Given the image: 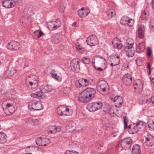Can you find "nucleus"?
I'll return each instance as SVG.
<instances>
[{
	"mask_svg": "<svg viewBox=\"0 0 154 154\" xmlns=\"http://www.w3.org/2000/svg\"><path fill=\"white\" fill-rule=\"evenodd\" d=\"M111 109V107H109L108 108H104L103 109V112L104 114L106 113H109L110 115H111L112 114H114V111H112V112H110V110Z\"/></svg>",
	"mask_w": 154,
	"mask_h": 154,
	"instance_id": "ea45409f",
	"label": "nucleus"
},
{
	"mask_svg": "<svg viewBox=\"0 0 154 154\" xmlns=\"http://www.w3.org/2000/svg\"><path fill=\"white\" fill-rule=\"evenodd\" d=\"M126 42L127 44V45L125 47V48H127V47H130V48H133V45L134 44V42L132 39L130 38H128Z\"/></svg>",
	"mask_w": 154,
	"mask_h": 154,
	"instance_id": "473e14b6",
	"label": "nucleus"
},
{
	"mask_svg": "<svg viewBox=\"0 0 154 154\" xmlns=\"http://www.w3.org/2000/svg\"><path fill=\"white\" fill-rule=\"evenodd\" d=\"M134 20L132 19H130L127 17H123L120 20V23L123 25L127 24L128 26H132L134 23Z\"/></svg>",
	"mask_w": 154,
	"mask_h": 154,
	"instance_id": "6e6552de",
	"label": "nucleus"
},
{
	"mask_svg": "<svg viewBox=\"0 0 154 154\" xmlns=\"http://www.w3.org/2000/svg\"><path fill=\"white\" fill-rule=\"evenodd\" d=\"M30 96L32 97L38 99H43L46 96L45 94L40 91L31 93Z\"/></svg>",
	"mask_w": 154,
	"mask_h": 154,
	"instance_id": "412c9836",
	"label": "nucleus"
},
{
	"mask_svg": "<svg viewBox=\"0 0 154 154\" xmlns=\"http://www.w3.org/2000/svg\"><path fill=\"white\" fill-rule=\"evenodd\" d=\"M146 68L147 69V73L149 75L151 72V66L149 63H147V65L146 66Z\"/></svg>",
	"mask_w": 154,
	"mask_h": 154,
	"instance_id": "603ef678",
	"label": "nucleus"
},
{
	"mask_svg": "<svg viewBox=\"0 0 154 154\" xmlns=\"http://www.w3.org/2000/svg\"><path fill=\"white\" fill-rule=\"evenodd\" d=\"M148 126L150 130L154 131V121H152L151 122L149 123Z\"/></svg>",
	"mask_w": 154,
	"mask_h": 154,
	"instance_id": "37998d69",
	"label": "nucleus"
},
{
	"mask_svg": "<svg viewBox=\"0 0 154 154\" xmlns=\"http://www.w3.org/2000/svg\"><path fill=\"white\" fill-rule=\"evenodd\" d=\"M54 23L53 22H49L47 24V26L48 29L51 30H52L54 29H56Z\"/></svg>",
	"mask_w": 154,
	"mask_h": 154,
	"instance_id": "4c0bfd02",
	"label": "nucleus"
},
{
	"mask_svg": "<svg viewBox=\"0 0 154 154\" xmlns=\"http://www.w3.org/2000/svg\"><path fill=\"white\" fill-rule=\"evenodd\" d=\"M28 65V63L27 62H23L21 64V66L23 67V68H24L26 67Z\"/></svg>",
	"mask_w": 154,
	"mask_h": 154,
	"instance_id": "5fc2aeb1",
	"label": "nucleus"
},
{
	"mask_svg": "<svg viewBox=\"0 0 154 154\" xmlns=\"http://www.w3.org/2000/svg\"><path fill=\"white\" fill-rule=\"evenodd\" d=\"M2 3L4 7L8 8H12L15 5V1L11 0H4Z\"/></svg>",
	"mask_w": 154,
	"mask_h": 154,
	"instance_id": "6ab92c4d",
	"label": "nucleus"
},
{
	"mask_svg": "<svg viewBox=\"0 0 154 154\" xmlns=\"http://www.w3.org/2000/svg\"><path fill=\"white\" fill-rule=\"evenodd\" d=\"M152 6L153 8L154 9V0H153L152 2Z\"/></svg>",
	"mask_w": 154,
	"mask_h": 154,
	"instance_id": "774afa93",
	"label": "nucleus"
},
{
	"mask_svg": "<svg viewBox=\"0 0 154 154\" xmlns=\"http://www.w3.org/2000/svg\"><path fill=\"white\" fill-rule=\"evenodd\" d=\"M82 62L85 64H88L89 63V59L87 57H83L82 59Z\"/></svg>",
	"mask_w": 154,
	"mask_h": 154,
	"instance_id": "c03bdc74",
	"label": "nucleus"
},
{
	"mask_svg": "<svg viewBox=\"0 0 154 154\" xmlns=\"http://www.w3.org/2000/svg\"><path fill=\"white\" fill-rule=\"evenodd\" d=\"M125 49L126 54L128 57H131L134 55L135 51L133 48L127 47V48H125Z\"/></svg>",
	"mask_w": 154,
	"mask_h": 154,
	"instance_id": "bb28decb",
	"label": "nucleus"
},
{
	"mask_svg": "<svg viewBox=\"0 0 154 154\" xmlns=\"http://www.w3.org/2000/svg\"><path fill=\"white\" fill-rule=\"evenodd\" d=\"M123 99L122 97H119V99L115 102V106L118 107H120L122 106Z\"/></svg>",
	"mask_w": 154,
	"mask_h": 154,
	"instance_id": "f704fd0d",
	"label": "nucleus"
},
{
	"mask_svg": "<svg viewBox=\"0 0 154 154\" xmlns=\"http://www.w3.org/2000/svg\"><path fill=\"white\" fill-rule=\"evenodd\" d=\"M148 100L147 99H146L145 100H143V103H145L147 102V101Z\"/></svg>",
	"mask_w": 154,
	"mask_h": 154,
	"instance_id": "338daca9",
	"label": "nucleus"
},
{
	"mask_svg": "<svg viewBox=\"0 0 154 154\" xmlns=\"http://www.w3.org/2000/svg\"><path fill=\"white\" fill-rule=\"evenodd\" d=\"M151 49L150 48L148 47L147 49V54L149 57H150L151 55Z\"/></svg>",
	"mask_w": 154,
	"mask_h": 154,
	"instance_id": "864d4df0",
	"label": "nucleus"
},
{
	"mask_svg": "<svg viewBox=\"0 0 154 154\" xmlns=\"http://www.w3.org/2000/svg\"><path fill=\"white\" fill-rule=\"evenodd\" d=\"M97 57V56H95L94 57L92 61V63L93 65L94 66V64L96 63V60H95L96 58Z\"/></svg>",
	"mask_w": 154,
	"mask_h": 154,
	"instance_id": "052dcab7",
	"label": "nucleus"
},
{
	"mask_svg": "<svg viewBox=\"0 0 154 154\" xmlns=\"http://www.w3.org/2000/svg\"><path fill=\"white\" fill-rule=\"evenodd\" d=\"M16 72V70L13 67L9 68L3 73V76L4 78L12 77Z\"/></svg>",
	"mask_w": 154,
	"mask_h": 154,
	"instance_id": "ddd939ff",
	"label": "nucleus"
},
{
	"mask_svg": "<svg viewBox=\"0 0 154 154\" xmlns=\"http://www.w3.org/2000/svg\"><path fill=\"white\" fill-rule=\"evenodd\" d=\"M6 135L3 133H0V143H3L6 141Z\"/></svg>",
	"mask_w": 154,
	"mask_h": 154,
	"instance_id": "72a5a7b5",
	"label": "nucleus"
},
{
	"mask_svg": "<svg viewBox=\"0 0 154 154\" xmlns=\"http://www.w3.org/2000/svg\"><path fill=\"white\" fill-rule=\"evenodd\" d=\"M134 85H137L138 88H140L141 87L142 83L141 81L139 79H137L134 82Z\"/></svg>",
	"mask_w": 154,
	"mask_h": 154,
	"instance_id": "a19ab883",
	"label": "nucleus"
},
{
	"mask_svg": "<svg viewBox=\"0 0 154 154\" xmlns=\"http://www.w3.org/2000/svg\"><path fill=\"white\" fill-rule=\"evenodd\" d=\"M70 91V89L69 87H65L61 89V92L63 94H69Z\"/></svg>",
	"mask_w": 154,
	"mask_h": 154,
	"instance_id": "e433bc0d",
	"label": "nucleus"
},
{
	"mask_svg": "<svg viewBox=\"0 0 154 154\" xmlns=\"http://www.w3.org/2000/svg\"><path fill=\"white\" fill-rule=\"evenodd\" d=\"M38 33L39 30H37L35 31L34 32V34L35 35V36H37L38 37Z\"/></svg>",
	"mask_w": 154,
	"mask_h": 154,
	"instance_id": "4d7b16f0",
	"label": "nucleus"
},
{
	"mask_svg": "<svg viewBox=\"0 0 154 154\" xmlns=\"http://www.w3.org/2000/svg\"><path fill=\"white\" fill-rule=\"evenodd\" d=\"M70 67L72 70L75 72H78L80 69L79 61L77 59H73L70 63Z\"/></svg>",
	"mask_w": 154,
	"mask_h": 154,
	"instance_id": "0eeeda50",
	"label": "nucleus"
},
{
	"mask_svg": "<svg viewBox=\"0 0 154 154\" xmlns=\"http://www.w3.org/2000/svg\"><path fill=\"white\" fill-rule=\"evenodd\" d=\"M52 42L54 43H57L60 42V40L57 37H54L52 39Z\"/></svg>",
	"mask_w": 154,
	"mask_h": 154,
	"instance_id": "de8ad7c7",
	"label": "nucleus"
},
{
	"mask_svg": "<svg viewBox=\"0 0 154 154\" xmlns=\"http://www.w3.org/2000/svg\"><path fill=\"white\" fill-rule=\"evenodd\" d=\"M50 74L52 77L57 81H60L61 80L62 77L61 75H58L54 70H52Z\"/></svg>",
	"mask_w": 154,
	"mask_h": 154,
	"instance_id": "a878e982",
	"label": "nucleus"
},
{
	"mask_svg": "<svg viewBox=\"0 0 154 154\" xmlns=\"http://www.w3.org/2000/svg\"><path fill=\"white\" fill-rule=\"evenodd\" d=\"M36 120V119L33 118H31L29 119V121L30 122H34Z\"/></svg>",
	"mask_w": 154,
	"mask_h": 154,
	"instance_id": "680f3d73",
	"label": "nucleus"
},
{
	"mask_svg": "<svg viewBox=\"0 0 154 154\" xmlns=\"http://www.w3.org/2000/svg\"><path fill=\"white\" fill-rule=\"evenodd\" d=\"M152 81L153 85H154V73L152 75Z\"/></svg>",
	"mask_w": 154,
	"mask_h": 154,
	"instance_id": "69168bd1",
	"label": "nucleus"
},
{
	"mask_svg": "<svg viewBox=\"0 0 154 154\" xmlns=\"http://www.w3.org/2000/svg\"><path fill=\"white\" fill-rule=\"evenodd\" d=\"M29 109L31 110H39L42 109V105L39 101L33 100L29 102Z\"/></svg>",
	"mask_w": 154,
	"mask_h": 154,
	"instance_id": "f03ea898",
	"label": "nucleus"
},
{
	"mask_svg": "<svg viewBox=\"0 0 154 154\" xmlns=\"http://www.w3.org/2000/svg\"><path fill=\"white\" fill-rule=\"evenodd\" d=\"M140 18L142 20H146L148 19V16L146 12L143 11L141 13Z\"/></svg>",
	"mask_w": 154,
	"mask_h": 154,
	"instance_id": "58836bf2",
	"label": "nucleus"
},
{
	"mask_svg": "<svg viewBox=\"0 0 154 154\" xmlns=\"http://www.w3.org/2000/svg\"><path fill=\"white\" fill-rule=\"evenodd\" d=\"M2 106L5 113L7 115L13 113L15 110L14 106L10 103H7L6 105L3 104Z\"/></svg>",
	"mask_w": 154,
	"mask_h": 154,
	"instance_id": "20e7f679",
	"label": "nucleus"
},
{
	"mask_svg": "<svg viewBox=\"0 0 154 154\" xmlns=\"http://www.w3.org/2000/svg\"><path fill=\"white\" fill-rule=\"evenodd\" d=\"M119 97H121L120 96H117L115 97L114 99V102L115 103L119 99Z\"/></svg>",
	"mask_w": 154,
	"mask_h": 154,
	"instance_id": "6e6d98bb",
	"label": "nucleus"
},
{
	"mask_svg": "<svg viewBox=\"0 0 154 154\" xmlns=\"http://www.w3.org/2000/svg\"><path fill=\"white\" fill-rule=\"evenodd\" d=\"M145 142L146 145L148 146H152L154 143L153 139L149 137L145 138Z\"/></svg>",
	"mask_w": 154,
	"mask_h": 154,
	"instance_id": "2f4dec72",
	"label": "nucleus"
},
{
	"mask_svg": "<svg viewBox=\"0 0 154 154\" xmlns=\"http://www.w3.org/2000/svg\"><path fill=\"white\" fill-rule=\"evenodd\" d=\"M37 145L40 146H46L49 144L51 141L50 140L47 138H37L35 140Z\"/></svg>",
	"mask_w": 154,
	"mask_h": 154,
	"instance_id": "1a4fd4ad",
	"label": "nucleus"
},
{
	"mask_svg": "<svg viewBox=\"0 0 154 154\" xmlns=\"http://www.w3.org/2000/svg\"><path fill=\"white\" fill-rule=\"evenodd\" d=\"M40 88L45 93L51 92L52 90V87L50 85H42L41 86Z\"/></svg>",
	"mask_w": 154,
	"mask_h": 154,
	"instance_id": "cd10ccee",
	"label": "nucleus"
},
{
	"mask_svg": "<svg viewBox=\"0 0 154 154\" xmlns=\"http://www.w3.org/2000/svg\"><path fill=\"white\" fill-rule=\"evenodd\" d=\"M136 125L139 131H141L145 128L146 124L144 122L140 121L137 123Z\"/></svg>",
	"mask_w": 154,
	"mask_h": 154,
	"instance_id": "c756f323",
	"label": "nucleus"
},
{
	"mask_svg": "<svg viewBox=\"0 0 154 154\" xmlns=\"http://www.w3.org/2000/svg\"><path fill=\"white\" fill-rule=\"evenodd\" d=\"M151 100L152 103L153 104H154V95L151 98Z\"/></svg>",
	"mask_w": 154,
	"mask_h": 154,
	"instance_id": "e2e57ef3",
	"label": "nucleus"
},
{
	"mask_svg": "<svg viewBox=\"0 0 154 154\" xmlns=\"http://www.w3.org/2000/svg\"><path fill=\"white\" fill-rule=\"evenodd\" d=\"M107 14L108 17L109 18H111L116 15L115 12L113 10H109L107 12Z\"/></svg>",
	"mask_w": 154,
	"mask_h": 154,
	"instance_id": "c9c22d12",
	"label": "nucleus"
},
{
	"mask_svg": "<svg viewBox=\"0 0 154 154\" xmlns=\"http://www.w3.org/2000/svg\"><path fill=\"white\" fill-rule=\"evenodd\" d=\"M86 42L88 45L91 46H94L98 43V39L94 35H91L87 38Z\"/></svg>",
	"mask_w": 154,
	"mask_h": 154,
	"instance_id": "9d476101",
	"label": "nucleus"
},
{
	"mask_svg": "<svg viewBox=\"0 0 154 154\" xmlns=\"http://www.w3.org/2000/svg\"><path fill=\"white\" fill-rule=\"evenodd\" d=\"M87 80L86 79H80L77 80L75 82L76 86L79 88L85 87L87 85Z\"/></svg>",
	"mask_w": 154,
	"mask_h": 154,
	"instance_id": "4be33fe9",
	"label": "nucleus"
},
{
	"mask_svg": "<svg viewBox=\"0 0 154 154\" xmlns=\"http://www.w3.org/2000/svg\"><path fill=\"white\" fill-rule=\"evenodd\" d=\"M20 44L16 41H12L7 45V48L11 50H17L19 48Z\"/></svg>",
	"mask_w": 154,
	"mask_h": 154,
	"instance_id": "f8f14e48",
	"label": "nucleus"
},
{
	"mask_svg": "<svg viewBox=\"0 0 154 154\" xmlns=\"http://www.w3.org/2000/svg\"><path fill=\"white\" fill-rule=\"evenodd\" d=\"M104 69V68H102L101 67H98L97 69V70L98 71H102Z\"/></svg>",
	"mask_w": 154,
	"mask_h": 154,
	"instance_id": "0e129e2a",
	"label": "nucleus"
},
{
	"mask_svg": "<svg viewBox=\"0 0 154 154\" xmlns=\"http://www.w3.org/2000/svg\"><path fill=\"white\" fill-rule=\"evenodd\" d=\"M150 26V28L152 30H154V19H152L151 20Z\"/></svg>",
	"mask_w": 154,
	"mask_h": 154,
	"instance_id": "09e8293b",
	"label": "nucleus"
},
{
	"mask_svg": "<svg viewBox=\"0 0 154 154\" xmlns=\"http://www.w3.org/2000/svg\"><path fill=\"white\" fill-rule=\"evenodd\" d=\"M123 119L124 120V128L125 129L127 128H128V122L127 121V119L125 116L123 117Z\"/></svg>",
	"mask_w": 154,
	"mask_h": 154,
	"instance_id": "3c124183",
	"label": "nucleus"
},
{
	"mask_svg": "<svg viewBox=\"0 0 154 154\" xmlns=\"http://www.w3.org/2000/svg\"><path fill=\"white\" fill-rule=\"evenodd\" d=\"M69 109L66 106H61L57 108V112L58 115L60 116H69L70 113L69 112Z\"/></svg>",
	"mask_w": 154,
	"mask_h": 154,
	"instance_id": "39448f33",
	"label": "nucleus"
},
{
	"mask_svg": "<svg viewBox=\"0 0 154 154\" xmlns=\"http://www.w3.org/2000/svg\"><path fill=\"white\" fill-rule=\"evenodd\" d=\"M112 43L114 47L115 48L118 50H120L122 49V45L121 41L118 38H114L113 40Z\"/></svg>",
	"mask_w": 154,
	"mask_h": 154,
	"instance_id": "a211bd4d",
	"label": "nucleus"
},
{
	"mask_svg": "<svg viewBox=\"0 0 154 154\" xmlns=\"http://www.w3.org/2000/svg\"><path fill=\"white\" fill-rule=\"evenodd\" d=\"M76 48L78 50L80 51V52H82V51L83 50V48H80L79 45H77Z\"/></svg>",
	"mask_w": 154,
	"mask_h": 154,
	"instance_id": "bf43d9fd",
	"label": "nucleus"
},
{
	"mask_svg": "<svg viewBox=\"0 0 154 154\" xmlns=\"http://www.w3.org/2000/svg\"><path fill=\"white\" fill-rule=\"evenodd\" d=\"M95 60L96 63L97 64L104 68V69H105L106 68L107 64L106 60L105 58L99 56H97Z\"/></svg>",
	"mask_w": 154,
	"mask_h": 154,
	"instance_id": "9b49d317",
	"label": "nucleus"
},
{
	"mask_svg": "<svg viewBox=\"0 0 154 154\" xmlns=\"http://www.w3.org/2000/svg\"><path fill=\"white\" fill-rule=\"evenodd\" d=\"M131 140L128 138L124 139L121 142V145L123 149L126 150L129 149L131 146Z\"/></svg>",
	"mask_w": 154,
	"mask_h": 154,
	"instance_id": "4468645a",
	"label": "nucleus"
},
{
	"mask_svg": "<svg viewBox=\"0 0 154 154\" xmlns=\"http://www.w3.org/2000/svg\"><path fill=\"white\" fill-rule=\"evenodd\" d=\"M54 23L55 29H57L61 25L60 22L59 20H57L55 22H54Z\"/></svg>",
	"mask_w": 154,
	"mask_h": 154,
	"instance_id": "a18cd8bd",
	"label": "nucleus"
},
{
	"mask_svg": "<svg viewBox=\"0 0 154 154\" xmlns=\"http://www.w3.org/2000/svg\"><path fill=\"white\" fill-rule=\"evenodd\" d=\"M49 133L50 134L55 133L57 131H59L60 130V127H56L54 126L50 127L49 128Z\"/></svg>",
	"mask_w": 154,
	"mask_h": 154,
	"instance_id": "7c9ffc66",
	"label": "nucleus"
},
{
	"mask_svg": "<svg viewBox=\"0 0 154 154\" xmlns=\"http://www.w3.org/2000/svg\"><path fill=\"white\" fill-rule=\"evenodd\" d=\"M37 79V77L35 75H30L27 77L26 78V82H29V84L31 86L30 88H33L34 87L37 86V83L35 82V80L36 81ZM27 83L28 84V83Z\"/></svg>",
	"mask_w": 154,
	"mask_h": 154,
	"instance_id": "423d86ee",
	"label": "nucleus"
},
{
	"mask_svg": "<svg viewBox=\"0 0 154 154\" xmlns=\"http://www.w3.org/2000/svg\"><path fill=\"white\" fill-rule=\"evenodd\" d=\"M108 84L107 82L103 80L100 82L98 84V88L100 91L105 92L107 88Z\"/></svg>",
	"mask_w": 154,
	"mask_h": 154,
	"instance_id": "aec40b11",
	"label": "nucleus"
},
{
	"mask_svg": "<svg viewBox=\"0 0 154 154\" xmlns=\"http://www.w3.org/2000/svg\"><path fill=\"white\" fill-rule=\"evenodd\" d=\"M66 128L68 129H70L71 130H68L69 132H72L73 130L75 128L76 123L72 121L67 122H66Z\"/></svg>",
	"mask_w": 154,
	"mask_h": 154,
	"instance_id": "393cba45",
	"label": "nucleus"
},
{
	"mask_svg": "<svg viewBox=\"0 0 154 154\" xmlns=\"http://www.w3.org/2000/svg\"><path fill=\"white\" fill-rule=\"evenodd\" d=\"M65 8V7L63 5H61L59 8V12L61 13H63Z\"/></svg>",
	"mask_w": 154,
	"mask_h": 154,
	"instance_id": "49530a36",
	"label": "nucleus"
},
{
	"mask_svg": "<svg viewBox=\"0 0 154 154\" xmlns=\"http://www.w3.org/2000/svg\"><path fill=\"white\" fill-rule=\"evenodd\" d=\"M63 154H79V153L75 151L67 150L64 152Z\"/></svg>",
	"mask_w": 154,
	"mask_h": 154,
	"instance_id": "79ce46f5",
	"label": "nucleus"
},
{
	"mask_svg": "<svg viewBox=\"0 0 154 154\" xmlns=\"http://www.w3.org/2000/svg\"><path fill=\"white\" fill-rule=\"evenodd\" d=\"M145 27L143 25H141L138 29V37L143 38L144 36Z\"/></svg>",
	"mask_w": 154,
	"mask_h": 154,
	"instance_id": "b1692460",
	"label": "nucleus"
},
{
	"mask_svg": "<svg viewBox=\"0 0 154 154\" xmlns=\"http://www.w3.org/2000/svg\"><path fill=\"white\" fill-rule=\"evenodd\" d=\"M138 48L140 49V51H142L144 49L145 46L143 43H140L139 44V46Z\"/></svg>",
	"mask_w": 154,
	"mask_h": 154,
	"instance_id": "8fccbe9b",
	"label": "nucleus"
},
{
	"mask_svg": "<svg viewBox=\"0 0 154 154\" xmlns=\"http://www.w3.org/2000/svg\"><path fill=\"white\" fill-rule=\"evenodd\" d=\"M139 131L136 125H131L128 126V131L130 134H133L137 133Z\"/></svg>",
	"mask_w": 154,
	"mask_h": 154,
	"instance_id": "5701e85b",
	"label": "nucleus"
},
{
	"mask_svg": "<svg viewBox=\"0 0 154 154\" xmlns=\"http://www.w3.org/2000/svg\"><path fill=\"white\" fill-rule=\"evenodd\" d=\"M103 104L101 103L93 102L89 103L87 106L88 110L91 112H93L102 108Z\"/></svg>",
	"mask_w": 154,
	"mask_h": 154,
	"instance_id": "7ed1b4c3",
	"label": "nucleus"
},
{
	"mask_svg": "<svg viewBox=\"0 0 154 154\" xmlns=\"http://www.w3.org/2000/svg\"><path fill=\"white\" fill-rule=\"evenodd\" d=\"M132 154H140V147L138 145L136 144L134 145L132 148Z\"/></svg>",
	"mask_w": 154,
	"mask_h": 154,
	"instance_id": "c85d7f7f",
	"label": "nucleus"
},
{
	"mask_svg": "<svg viewBox=\"0 0 154 154\" xmlns=\"http://www.w3.org/2000/svg\"><path fill=\"white\" fill-rule=\"evenodd\" d=\"M122 80L123 82L125 85H128L131 83L132 79L130 74L127 73L123 77Z\"/></svg>",
	"mask_w": 154,
	"mask_h": 154,
	"instance_id": "dca6fc26",
	"label": "nucleus"
},
{
	"mask_svg": "<svg viewBox=\"0 0 154 154\" xmlns=\"http://www.w3.org/2000/svg\"><path fill=\"white\" fill-rule=\"evenodd\" d=\"M90 11L88 9L82 8L78 11V14L81 17H84L87 16L90 13Z\"/></svg>",
	"mask_w": 154,
	"mask_h": 154,
	"instance_id": "f3484780",
	"label": "nucleus"
},
{
	"mask_svg": "<svg viewBox=\"0 0 154 154\" xmlns=\"http://www.w3.org/2000/svg\"><path fill=\"white\" fill-rule=\"evenodd\" d=\"M111 63L110 65L111 66H116L119 65L120 62V59L118 56L114 54L111 56Z\"/></svg>",
	"mask_w": 154,
	"mask_h": 154,
	"instance_id": "2eb2a0df",
	"label": "nucleus"
},
{
	"mask_svg": "<svg viewBox=\"0 0 154 154\" xmlns=\"http://www.w3.org/2000/svg\"><path fill=\"white\" fill-rule=\"evenodd\" d=\"M44 34L41 31H39V33L38 34V38H40L41 36L42 35H43Z\"/></svg>",
	"mask_w": 154,
	"mask_h": 154,
	"instance_id": "13d9d810",
	"label": "nucleus"
},
{
	"mask_svg": "<svg viewBox=\"0 0 154 154\" xmlns=\"http://www.w3.org/2000/svg\"><path fill=\"white\" fill-rule=\"evenodd\" d=\"M96 91L94 88H87L80 94L79 100L82 102H87L94 97Z\"/></svg>",
	"mask_w": 154,
	"mask_h": 154,
	"instance_id": "f257e3e1",
	"label": "nucleus"
}]
</instances>
